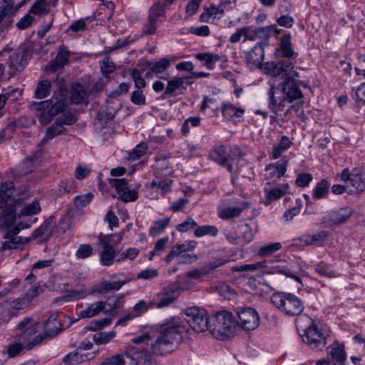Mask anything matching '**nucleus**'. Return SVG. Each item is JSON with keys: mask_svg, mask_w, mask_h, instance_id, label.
Here are the masks:
<instances>
[{"mask_svg": "<svg viewBox=\"0 0 365 365\" xmlns=\"http://www.w3.org/2000/svg\"><path fill=\"white\" fill-rule=\"evenodd\" d=\"M154 340L150 343V351L154 355H164L173 352L175 344L182 339L183 327L168 322L161 325H153Z\"/></svg>", "mask_w": 365, "mask_h": 365, "instance_id": "f257e3e1", "label": "nucleus"}, {"mask_svg": "<svg viewBox=\"0 0 365 365\" xmlns=\"http://www.w3.org/2000/svg\"><path fill=\"white\" fill-rule=\"evenodd\" d=\"M296 329L302 341L316 351H322L326 346L331 333L329 327L323 321H312L305 328H299L297 324Z\"/></svg>", "mask_w": 365, "mask_h": 365, "instance_id": "f03ea898", "label": "nucleus"}, {"mask_svg": "<svg viewBox=\"0 0 365 365\" xmlns=\"http://www.w3.org/2000/svg\"><path fill=\"white\" fill-rule=\"evenodd\" d=\"M101 365H156V361L145 349L132 346L123 354L107 359Z\"/></svg>", "mask_w": 365, "mask_h": 365, "instance_id": "7ed1b4c3", "label": "nucleus"}, {"mask_svg": "<svg viewBox=\"0 0 365 365\" xmlns=\"http://www.w3.org/2000/svg\"><path fill=\"white\" fill-rule=\"evenodd\" d=\"M41 329L37 321H21L16 327L14 339L21 341L26 350H32L44 340V332Z\"/></svg>", "mask_w": 365, "mask_h": 365, "instance_id": "20e7f679", "label": "nucleus"}, {"mask_svg": "<svg viewBox=\"0 0 365 365\" xmlns=\"http://www.w3.org/2000/svg\"><path fill=\"white\" fill-rule=\"evenodd\" d=\"M31 56V52L26 47H19L13 50L6 46L0 51V60L7 58L9 74L11 77L25 68Z\"/></svg>", "mask_w": 365, "mask_h": 365, "instance_id": "39448f33", "label": "nucleus"}, {"mask_svg": "<svg viewBox=\"0 0 365 365\" xmlns=\"http://www.w3.org/2000/svg\"><path fill=\"white\" fill-rule=\"evenodd\" d=\"M66 107V104L63 98L59 99L54 96L48 100L31 103V108L39 112L36 116L42 125L48 124L53 117L62 113Z\"/></svg>", "mask_w": 365, "mask_h": 365, "instance_id": "423d86ee", "label": "nucleus"}, {"mask_svg": "<svg viewBox=\"0 0 365 365\" xmlns=\"http://www.w3.org/2000/svg\"><path fill=\"white\" fill-rule=\"evenodd\" d=\"M271 301L289 317L298 316L303 311L302 300L292 293L275 292L272 295Z\"/></svg>", "mask_w": 365, "mask_h": 365, "instance_id": "0eeeda50", "label": "nucleus"}, {"mask_svg": "<svg viewBox=\"0 0 365 365\" xmlns=\"http://www.w3.org/2000/svg\"><path fill=\"white\" fill-rule=\"evenodd\" d=\"M123 239L122 234L103 235L100 233L98 235L99 244L103 246V250L100 254V261L103 266H110L113 264L116 257L115 250L110 244H118Z\"/></svg>", "mask_w": 365, "mask_h": 365, "instance_id": "6e6552de", "label": "nucleus"}, {"mask_svg": "<svg viewBox=\"0 0 365 365\" xmlns=\"http://www.w3.org/2000/svg\"><path fill=\"white\" fill-rule=\"evenodd\" d=\"M241 150L237 145L229 144L216 145L210 153V158L219 165L240 158Z\"/></svg>", "mask_w": 365, "mask_h": 365, "instance_id": "1a4fd4ad", "label": "nucleus"}, {"mask_svg": "<svg viewBox=\"0 0 365 365\" xmlns=\"http://www.w3.org/2000/svg\"><path fill=\"white\" fill-rule=\"evenodd\" d=\"M26 3L21 0L15 5L14 0H0V29H7L12 24L14 13Z\"/></svg>", "mask_w": 365, "mask_h": 365, "instance_id": "9d476101", "label": "nucleus"}, {"mask_svg": "<svg viewBox=\"0 0 365 365\" xmlns=\"http://www.w3.org/2000/svg\"><path fill=\"white\" fill-rule=\"evenodd\" d=\"M341 180L349 182V185L357 192L365 190V168L356 167L351 171L348 168L342 170L340 175Z\"/></svg>", "mask_w": 365, "mask_h": 365, "instance_id": "9b49d317", "label": "nucleus"}, {"mask_svg": "<svg viewBox=\"0 0 365 365\" xmlns=\"http://www.w3.org/2000/svg\"><path fill=\"white\" fill-rule=\"evenodd\" d=\"M210 334L217 339L225 341L235 336L238 321H212Z\"/></svg>", "mask_w": 365, "mask_h": 365, "instance_id": "f8f14e48", "label": "nucleus"}, {"mask_svg": "<svg viewBox=\"0 0 365 365\" xmlns=\"http://www.w3.org/2000/svg\"><path fill=\"white\" fill-rule=\"evenodd\" d=\"M327 355L331 359V361L329 359L328 361L319 360L316 362L315 365H319L320 363L323 364V365H344V362L346 359L344 345L335 341L327 347Z\"/></svg>", "mask_w": 365, "mask_h": 365, "instance_id": "ddd939ff", "label": "nucleus"}, {"mask_svg": "<svg viewBox=\"0 0 365 365\" xmlns=\"http://www.w3.org/2000/svg\"><path fill=\"white\" fill-rule=\"evenodd\" d=\"M267 96L268 108L274 115H277L278 111L283 110L287 101L284 98L279 84L278 86L272 85L267 91Z\"/></svg>", "mask_w": 365, "mask_h": 365, "instance_id": "4468645a", "label": "nucleus"}, {"mask_svg": "<svg viewBox=\"0 0 365 365\" xmlns=\"http://www.w3.org/2000/svg\"><path fill=\"white\" fill-rule=\"evenodd\" d=\"M353 209L349 206L329 211L324 217L323 222L328 226H336L344 223L352 215Z\"/></svg>", "mask_w": 365, "mask_h": 365, "instance_id": "2eb2a0df", "label": "nucleus"}, {"mask_svg": "<svg viewBox=\"0 0 365 365\" xmlns=\"http://www.w3.org/2000/svg\"><path fill=\"white\" fill-rule=\"evenodd\" d=\"M3 238L5 241L2 243L0 251L16 250L25 242H29V239L26 238L25 241L21 237L18 236L19 230L10 228L9 230H1Z\"/></svg>", "mask_w": 365, "mask_h": 365, "instance_id": "dca6fc26", "label": "nucleus"}, {"mask_svg": "<svg viewBox=\"0 0 365 365\" xmlns=\"http://www.w3.org/2000/svg\"><path fill=\"white\" fill-rule=\"evenodd\" d=\"M279 86L287 102L292 103L303 98L302 91L297 81H292L291 78L285 77Z\"/></svg>", "mask_w": 365, "mask_h": 365, "instance_id": "f3484780", "label": "nucleus"}, {"mask_svg": "<svg viewBox=\"0 0 365 365\" xmlns=\"http://www.w3.org/2000/svg\"><path fill=\"white\" fill-rule=\"evenodd\" d=\"M225 202L235 204V206L225 207L219 210L218 216L222 220H229L240 216L249 205L247 202L237 198L227 200Z\"/></svg>", "mask_w": 365, "mask_h": 365, "instance_id": "a211bd4d", "label": "nucleus"}, {"mask_svg": "<svg viewBox=\"0 0 365 365\" xmlns=\"http://www.w3.org/2000/svg\"><path fill=\"white\" fill-rule=\"evenodd\" d=\"M38 325L41 327V331L44 333L43 334V339H46L48 337L53 336L63 330L68 329L72 324L77 321H69L66 326H63L61 321H37Z\"/></svg>", "mask_w": 365, "mask_h": 365, "instance_id": "6ab92c4d", "label": "nucleus"}, {"mask_svg": "<svg viewBox=\"0 0 365 365\" xmlns=\"http://www.w3.org/2000/svg\"><path fill=\"white\" fill-rule=\"evenodd\" d=\"M71 55V52L67 47L63 45L60 46L56 56L50 62V70L55 72L63 68L68 63Z\"/></svg>", "mask_w": 365, "mask_h": 365, "instance_id": "aec40b11", "label": "nucleus"}, {"mask_svg": "<svg viewBox=\"0 0 365 365\" xmlns=\"http://www.w3.org/2000/svg\"><path fill=\"white\" fill-rule=\"evenodd\" d=\"M150 71L158 78L167 80L169 78V73L166 71L170 66V61L166 58H160L155 63L147 62Z\"/></svg>", "mask_w": 365, "mask_h": 365, "instance_id": "412c9836", "label": "nucleus"}, {"mask_svg": "<svg viewBox=\"0 0 365 365\" xmlns=\"http://www.w3.org/2000/svg\"><path fill=\"white\" fill-rule=\"evenodd\" d=\"M95 356V353H82L78 348L67 354L63 361L67 365H76L87 361Z\"/></svg>", "mask_w": 365, "mask_h": 365, "instance_id": "4be33fe9", "label": "nucleus"}, {"mask_svg": "<svg viewBox=\"0 0 365 365\" xmlns=\"http://www.w3.org/2000/svg\"><path fill=\"white\" fill-rule=\"evenodd\" d=\"M226 262L227 261L223 259H217L201 269H194L187 272L186 273V276L191 279H199L201 277L210 273L215 269L224 265Z\"/></svg>", "mask_w": 365, "mask_h": 365, "instance_id": "5701e85b", "label": "nucleus"}, {"mask_svg": "<svg viewBox=\"0 0 365 365\" xmlns=\"http://www.w3.org/2000/svg\"><path fill=\"white\" fill-rule=\"evenodd\" d=\"M264 58V48L260 43H257L252 49L245 52L246 62L249 65H259Z\"/></svg>", "mask_w": 365, "mask_h": 365, "instance_id": "b1692460", "label": "nucleus"}, {"mask_svg": "<svg viewBox=\"0 0 365 365\" xmlns=\"http://www.w3.org/2000/svg\"><path fill=\"white\" fill-rule=\"evenodd\" d=\"M103 312L110 317H115L121 311L122 300L117 296L109 297L106 302H103Z\"/></svg>", "mask_w": 365, "mask_h": 365, "instance_id": "393cba45", "label": "nucleus"}, {"mask_svg": "<svg viewBox=\"0 0 365 365\" xmlns=\"http://www.w3.org/2000/svg\"><path fill=\"white\" fill-rule=\"evenodd\" d=\"M1 224L0 228L1 230H9L14 227L16 222V213L12 207H8L7 206L1 212Z\"/></svg>", "mask_w": 365, "mask_h": 365, "instance_id": "a878e982", "label": "nucleus"}, {"mask_svg": "<svg viewBox=\"0 0 365 365\" xmlns=\"http://www.w3.org/2000/svg\"><path fill=\"white\" fill-rule=\"evenodd\" d=\"M292 36L290 34L283 35L280 38L279 51L282 55L287 58H296L298 56L292 48Z\"/></svg>", "mask_w": 365, "mask_h": 365, "instance_id": "bb28decb", "label": "nucleus"}, {"mask_svg": "<svg viewBox=\"0 0 365 365\" xmlns=\"http://www.w3.org/2000/svg\"><path fill=\"white\" fill-rule=\"evenodd\" d=\"M289 187L288 184L283 185L281 187L272 189L264 188L265 193L264 205H269L272 202L277 200L286 195V190Z\"/></svg>", "mask_w": 365, "mask_h": 365, "instance_id": "cd10ccee", "label": "nucleus"}, {"mask_svg": "<svg viewBox=\"0 0 365 365\" xmlns=\"http://www.w3.org/2000/svg\"><path fill=\"white\" fill-rule=\"evenodd\" d=\"M153 325L150 326L148 324H146L142 327L140 329L141 334L134 338L132 339V341L135 345H130L128 347V349L132 346H140L142 347V346L140 345V344L143 343L145 341H148L153 339ZM145 349V347H144ZM145 349L150 354V352L145 348Z\"/></svg>", "mask_w": 365, "mask_h": 365, "instance_id": "c85d7f7f", "label": "nucleus"}, {"mask_svg": "<svg viewBox=\"0 0 365 365\" xmlns=\"http://www.w3.org/2000/svg\"><path fill=\"white\" fill-rule=\"evenodd\" d=\"M66 131V129L65 127L61 126L56 121H55L51 125L46 128L45 135L42 138L40 144L44 145L54 138L63 134Z\"/></svg>", "mask_w": 365, "mask_h": 365, "instance_id": "c756f323", "label": "nucleus"}, {"mask_svg": "<svg viewBox=\"0 0 365 365\" xmlns=\"http://www.w3.org/2000/svg\"><path fill=\"white\" fill-rule=\"evenodd\" d=\"M184 79L181 77H175L168 81L167 87L164 91L162 98L165 99L170 96H176L175 91L180 88L186 89L184 87Z\"/></svg>", "mask_w": 365, "mask_h": 365, "instance_id": "7c9ffc66", "label": "nucleus"}, {"mask_svg": "<svg viewBox=\"0 0 365 365\" xmlns=\"http://www.w3.org/2000/svg\"><path fill=\"white\" fill-rule=\"evenodd\" d=\"M224 14L225 11L222 9L211 4L209 7L205 8L204 11L200 16V20L202 22H207L210 18L219 19Z\"/></svg>", "mask_w": 365, "mask_h": 365, "instance_id": "2f4dec72", "label": "nucleus"}, {"mask_svg": "<svg viewBox=\"0 0 365 365\" xmlns=\"http://www.w3.org/2000/svg\"><path fill=\"white\" fill-rule=\"evenodd\" d=\"M86 95L87 91L83 85L77 83L72 86L71 89L70 99L73 103H82L84 101Z\"/></svg>", "mask_w": 365, "mask_h": 365, "instance_id": "473e14b6", "label": "nucleus"}, {"mask_svg": "<svg viewBox=\"0 0 365 365\" xmlns=\"http://www.w3.org/2000/svg\"><path fill=\"white\" fill-rule=\"evenodd\" d=\"M155 306V303L150 302L147 304L145 301L142 300L138 302L134 307L131 312L126 314L121 319H131L132 318L139 317L143 313L147 312L148 309Z\"/></svg>", "mask_w": 365, "mask_h": 365, "instance_id": "72a5a7b5", "label": "nucleus"}, {"mask_svg": "<svg viewBox=\"0 0 365 365\" xmlns=\"http://www.w3.org/2000/svg\"><path fill=\"white\" fill-rule=\"evenodd\" d=\"M103 301L86 306L80 312V316L83 318H91L98 315L101 312L103 311Z\"/></svg>", "mask_w": 365, "mask_h": 365, "instance_id": "f704fd0d", "label": "nucleus"}, {"mask_svg": "<svg viewBox=\"0 0 365 365\" xmlns=\"http://www.w3.org/2000/svg\"><path fill=\"white\" fill-rule=\"evenodd\" d=\"M185 314L191 319H210V315L207 310L202 307H190L184 311Z\"/></svg>", "mask_w": 365, "mask_h": 365, "instance_id": "c9c22d12", "label": "nucleus"}, {"mask_svg": "<svg viewBox=\"0 0 365 365\" xmlns=\"http://www.w3.org/2000/svg\"><path fill=\"white\" fill-rule=\"evenodd\" d=\"M27 351L25 344L18 339H15L6 348V353L9 358L16 357Z\"/></svg>", "mask_w": 365, "mask_h": 365, "instance_id": "e433bc0d", "label": "nucleus"}, {"mask_svg": "<svg viewBox=\"0 0 365 365\" xmlns=\"http://www.w3.org/2000/svg\"><path fill=\"white\" fill-rule=\"evenodd\" d=\"M29 305V299L26 297H19L10 302L11 309L9 310L11 317H16L17 312Z\"/></svg>", "mask_w": 365, "mask_h": 365, "instance_id": "4c0bfd02", "label": "nucleus"}, {"mask_svg": "<svg viewBox=\"0 0 365 365\" xmlns=\"http://www.w3.org/2000/svg\"><path fill=\"white\" fill-rule=\"evenodd\" d=\"M51 83L48 80H43L38 83L34 91L36 98L42 99L49 96Z\"/></svg>", "mask_w": 365, "mask_h": 365, "instance_id": "58836bf2", "label": "nucleus"}, {"mask_svg": "<svg viewBox=\"0 0 365 365\" xmlns=\"http://www.w3.org/2000/svg\"><path fill=\"white\" fill-rule=\"evenodd\" d=\"M292 145V143L289 138L286 135H283L281 138L279 144L274 146L272 151V158L273 159H277L281 155V153L289 149Z\"/></svg>", "mask_w": 365, "mask_h": 365, "instance_id": "ea45409f", "label": "nucleus"}, {"mask_svg": "<svg viewBox=\"0 0 365 365\" xmlns=\"http://www.w3.org/2000/svg\"><path fill=\"white\" fill-rule=\"evenodd\" d=\"M330 184L326 179L319 181L313 189V198L319 200L325 197L329 192Z\"/></svg>", "mask_w": 365, "mask_h": 365, "instance_id": "a19ab883", "label": "nucleus"}, {"mask_svg": "<svg viewBox=\"0 0 365 365\" xmlns=\"http://www.w3.org/2000/svg\"><path fill=\"white\" fill-rule=\"evenodd\" d=\"M289 163V158L287 156H283L279 161L274 164H270L266 167V170L274 168L277 172V177L280 178L283 177L287 170V165Z\"/></svg>", "mask_w": 365, "mask_h": 365, "instance_id": "79ce46f5", "label": "nucleus"}, {"mask_svg": "<svg viewBox=\"0 0 365 365\" xmlns=\"http://www.w3.org/2000/svg\"><path fill=\"white\" fill-rule=\"evenodd\" d=\"M170 222V217H165L155 221L153 226L150 227V235L155 237L160 235L169 225Z\"/></svg>", "mask_w": 365, "mask_h": 365, "instance_id": "37998d69", "label": "nucleus"}, {"mask_svg": "<svg viewBox=\"0 0 365 365\" xmlns=\"http://www.w3.org/2000/svg\"><path fill=\"white\" fill-rule=\"evenodd\" d=\"M218 234V229L214 225H202L195 227L194 235L197 237H202L205 235H211L213 237L217 236Z\"/></svg>", "mask_w": 365, "mask_h": 365, "instance_id": "c03bdc74", "label": "nucleus"}, {"mask_svg": "<svg viewBox=\"0 0 365 365\" xmlns=\"http://www.w3.org/2000/svg\"><path fill=\"white\" fill-rule=\"evenodd\" d=\"M236 314L239 319H247L250 317L254 319H259L258 312L251 307H239L236 311Z\"/></svg>", "mask_w": 365, "mask_h": 365, "instance_id": "a18cd8bd", "label": "nucleus"}, {"mask_svg": "<svg viewBox=\"0 0 365 365\" xmlns=\"http://www.w3.org/2000/svg\"><path fill=\"white\" fill-rule=\"evenodd\" d=\"M276 31V25L272 24L264 27H260L255 30V36L257 38L267 41L273 36V31Z\"/></svg>", "mask_w": 365, "mask_h": 365, "instance_id": "49530a36", "label": "nucleus"}, {"mask_svg": "<svg viewBox=\"0 0 365 365\" xmlns=\"http://www.w3.org/2000/svg\"><path fill=\"white\" fill-rule=\"evenodd\" d=\"M267 267V261L258 262L254 264H246L241 266H235L232 268L233 272H253Z\"/></svg>", "mask_w": 365, "mask_h": 365, "instance_id": "de8ad7c7", "label": "nucleus"}, {"mask_svg": "<svg viewBox=\"0 0 365 365\" xmlns=\"http://www.w3.org/2000/svg\"><path fill=\"white\" fill-rule=\"evenodd\" d=\"M192 329L196 332H203L212 329V321H187Z\"/></svg>", "mask_w": 365, "mask_h": 365, "instance_id": "09e8293b", "label": "nucleus"}, {"mask_svg": "<svg viewBox=\"0 0 365 365\" xmlns=\"http://www.w3.org/2000/svg\"><path fill=\"white\" fill-rule=\"evenodd\" d=\"M264 70L267 73L272 76H282L283 79L284 78L285 73L282 71V67L279 64V63H276L274 61L267 62L264 64Z\"/></svg>", "mask_w": 365, "mask_h": 365, "instance_id": "8fccbe9b", "label": "nucleus"}, {"mask_svg": "<svg viewBox=\"0 0 365 365\" xmlns=\"http://www.w3.org/2000/svg\"><path fill=\"white\" fill-rule=\"evenodd\" d=\"M116 335L115 331L97 332L93 334V339L97 344H105L108 343Z\"/></svg>", "mask_w": 365, "mask_h": 365, "instance_id": "3c124183", "label": "nucleus"}, {"mask_svg": "<svg viewBox=\"0 0 365 365\" xmlns=\"http://www.w3.org/2000/svg\"><path fill=\"white\" fill-rule=\"evenodd\" d=\"M282 248L280 242H274L268 245H265L261 247L258 251V255L260 257H267L272 255L275 252L279 250Z\"/></svg>", "mask_w": 365, "mask_h": 365, "instance_id": "603ef678", "label": "nucleus"}, {"mask_svg": "<svg viewBox=\"0 0 365 365\" xmlns=\"http://www.w3.org/2000/svg\"><path fill=\"white\" fill-rule=\"evenodd\" d=\"M329 236V232L326 230H320L313 235H310L311 245L322 246L327 240Z\"/></svg>", "mask_w": 365, "mask_h": 365, "instance_id": "864d4df0", "label": "nucleus"}, {"mask_svg": "<svg viewBox=\"0 0 365 365\" xmlns=\"http://www.w3.org/2000/svg\"><path fill=\"white\" fill-rule=\"evenodd\" d=\"M50 8L45 0H38L34 3L30 9V12L37 15L48 14Z\"/></svg>", "mask_w": 365, "mask_h": 365, "instance_id": "5fc2aeb1", "label": "nucleus"}, {"mask_svg": "<svg viewBox=\"0 0 365 365\" xmlns=\"http://www.w3.org/2000/svg\"><path fill=\"white\" fill-rule=\"evenodd\" d=\"M41 211V206L38 200H34L31 203L25 205L21 210V214L24 216L37 215Z\"/></svg>", "mask_w": 365, "mask_h": 365, "instance_id": "6e6d98bb", "label": "nucleus"}, {"mask_svg": "<svg viewBox=\"0 0 365 365\" xmlns=\"http://www.w3.org/2000/svg\"><path fill=\"white\" fill-rule=\"evenodd\" d=\"M59 125L64 127L65 125H71L77 121V118L74 114L71 112L63 113L61 116L56 118Z\"/></svg>", "mask_w": 365, "mask_h": 365, "instance_id": "4d7b16f0", "label": "nucleus"}, {"mask_svg": "<svg viewBox=\"0 0 365 365\" xmlns=\"http://www.w3.org/2000/svg\"><path fill=\"white\" fill-rule=\"evenodd\" d=\"M93 254V248L90 244H81L76 252L78 259H86Z\"/></svg>", "mask_w": 365, "mask_h": 365, "instance_id": "13d9d810", "label": "nucleus"}, {"mask_svg": "<svg viewBox=\"0 0 365 365\" xmlns=\"http://www.w3.org/2000/svg\"><path fill=\"white\" fill-rule=\"evenodd\" d=\"M130 279L127 280H118L113 282H103L101 284L102 291H110V290H119L123 285L125 284Z\"/></svg>", "mask_w": 365, "mask_h": 365, "instance_id": "bf43d9fd", "label": "nucleus"}, {"mask_svg": "<svg viewBox=\"0 0 365 365\" xmlns=\"http://www.w3.org/2000/svg\"><path fill=\"white\" fill-rule=\"evenodd\" d=\"M172 184H173V180H170V179H165V180H161L159 182L153 180L152 182L150 183V187L151 188H155V187L160 188L162 191V194L165 195V194L170 192V190H171L170 187H171Z\"/></svg>", "mask_w": 365, "mask_h": 365, "instance_id": "052dcab7", "label": "nucleus"}, {"mask_svg": "<svg viewBox=\"0 0 365 365\" xmlns=\"http://www.w3.org/2000/svg\"><path fill=\"white\" fill-rule=\"evenodd\" d=\"M148 150V146L145 143H140L137 145L133 151L129 154V159L136 160L143 156Z\"/></svg>", "mask_w": 365, "mask_h": 365, "instance_id": "680f3d73", "label": "nucleus"}, {"mask_svg": "<svg viewBox=\"0 0 365 365\" xmlns=\"http://www.w3.org/2000/svg\"><path fill=\"white\" fill-rule=\"evenodd\" d=\"M315 272L322 277H331L334 276L331 266L324 262H320L315 265Z\"/></svg>", "mask_w": 365, "mask_h": 365, "instance_id": "e2e57ef3", "label": "nucleus"}, {"mask_svg": "<svg viewBox=\"0 0 365 365\" xmlns=\"http://www.w3.org/2000/svg\"><path fill=\"white\" fill-rule=\"evenodd\" d=\"M313 177L310 173H302L297 175L295 184L299 187H308L312 181Z\"/></svg>", "mask_w": 365, "mask_h": 365, "instance_id": "0e129e2a", "label": "nucleus"}, {"mask_svg": "<svg viewBox=\"0 0 365 365\" xmlns=\"http://www.w3.org/2000/svg\"><path fill=\"white\" fill-rule=\"evenodd\" d=\"M93 194L91 192L86 193L83 195L76 196L73 199V202L76 208H82L86 207L93 199Z\"/></svg>", "mask_w": 365, "mask_h": 365, "instance_id": "69168bd1", "label": "nucleus"}, {"mask_svg": "<svg viewBox=\"0 0 365 365\" xmlns=\"http://www.w3.org/2000/svg\"><path fill=\"white\" fill-rule=\"evenodd\" d=\"M100 67L101 73L105 76L113 73L115 68V63L110 61V58H104L103 61H100Z\"/></svg>", "mask_w": 365, "mask_h": 365, "instance_id": "338daca9", "label": "nucleus"}, {"mask_svg": "<svg viewBox=\"0 0 365 365\" xmlns=\"http://www.w3.org/2000/svg\"><path fill=\"white\" fill-rule=\"evenodd\" d=\"M354 91V96L356 103L365 104V82L361 83L356 88H353Z\"/></svg>", "mask_w": 365, "mask_h": 365, "instance_id": "774afa93", "label": "nucleus"}]
</instances>
